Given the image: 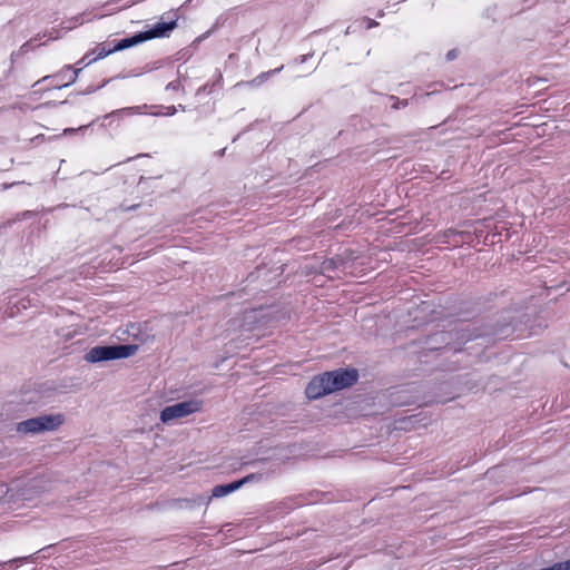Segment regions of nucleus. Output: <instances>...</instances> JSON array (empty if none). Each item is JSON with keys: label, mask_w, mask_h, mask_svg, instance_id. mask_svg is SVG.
<instances>
[{"label": "nucleus", "mask_w": 570, "mask_h": 570, "mask_svg": "<svg viewBox=\"0 0 570 570\" xmlns=\"http://www.w3.org/2000/svg\"><path fill=\"white\" fill-rule=\"evenodd\" d=\"M358 380V372L355 368H337L314 376L305 389L309 400H317L343 389L351 387Z\"/></svg>", "instance_id": "nucleus-1"}, {"label": "nucleus", "mask_w": 570, "mask_h": 570, "mask_svg": "<svg viewBox=\"0 0 570 570\" xmlns=\"http://www.w3.org/2000/svg\"><path fill=\"white\" fill-rule=\"evenodd\" d=\"M452 331L458 351H461L464 344L478 337L491 336L497 340H504L514 333L515 327L511 318L508 317L504 318L503 322H498L494 326H476L474 323H458L452 327Z\"/></svg>", "instance_id": "nucleus-2"}, {"label": "nucleus", "mask_w": 570, "mask_h": 570, "mask_svg": "<svg viewBox=\"0 0 570 570\" xmlns=\"http://www.w3.org/2000/svg\"><path fill=\"white\" fill-rule=\"evenodd\" d=\"M138 351L136 344L98 345L90 348L85 360L89 363H100L112 360L127 358Z\"/></svg>", "instance_id": "nucleus-3"}, {"label": "nucleus", "mask_w": 570, "mask_h": 570, "mask_svg": "<svg viewBox=\"0 0 570 570\" xmlns=\"http://www.w3.org/2000/svg\"><path fill=\"white\" fill-rule=\"evenodd\" d=\"M65 422L61 413L43 414L19 422L17 431L23 434H37L57 430Z\"/></svg>", "instance_id": "nucleus-4"}, {"label": "nucleus", "mask_w": 570, "mask_h": 570, "mask_svg": "<svg viewBox=\"0 0 570 570\" xmlns=\"http://www.w3.org/2000/svg\"><path fill=\"white\" fill-rule=\"evenodd\" d=\"M203 406V401L197 399H191L183 402H178L176 404L166 406L160 412V420L163 423H168L175 419L185 417L189 414H193L199 411Z\"/></svg>", "instance_id": "nucleus-5"}, {"label": "nucleus", "mask_w": 570, "mask_h": 570, "mask_svg": "<svg viewBox=\"0 0 570 570\" xmlns=\"http://www.w3.org/2000/svg\"><path fill=\"white\" fill-rule=\"evenodd\" d=\"M424 344L431 351L449 348L458 352L452 328L446 331H439L426 336Z\"/></svg>", "instance_id": "nucleus-6"}, {"label": "nucleus", "mask_w": 570, "mask_h": 570, "mask_svg": "<svg viewBox=\"0 0 570 570\" xmlns=\"http://www.w3.org/2000/svg\"><path fill=\"white\" fill-rule=\"evenodd\" d=\"M177 27V17L169 21H161L154 24L150 29L142 31L145 41L155 38L168 37L169 33Z\"/></svg>", "instance_id": "nucleus-7"}, {"label": "nucleus", "mask_w": 570, "mask_h": 570, "mask_svg": "<svg viewBox=\"0 0 570 570\" xmlns=\"http://www.w3.org/2000/svg\"><path fill=\"white\" fill-rule=\"evenodd\" d=\"M142 42H145V38L142 35V31H139V32L135 33L134 36H130V37H127V38H124V39H120L119 41H117V43L114 46V50L121 51V50L131 48V47L137 46Z\"/></svg>", "instance_id": "nucleus-8"}, {"label": "nucleus", "mask_w": 570, "mask_h": 570, "mask_svg": "<svg viewBox=\"0 0 570 570\" xmlns=\"http://www.w3.org/2000/svg\"><path fill=\"white\" fill-rule=\"evenodd\" d=\"M242 488V482L233 481L227 484H218L214 487L210 498H223Z\"/></svg>", "instance_id": "nucleus-9"}, {"label": "nucleus", "mask_w": 570, "mask_h": 570, "mask_svg": "<svg viewBox=\"0 0 570 570\" xmlns=\"http://www.w3.org/2000/svg\"><path fill=\"white\" fill-rule=\"evenodd\" d=\"M343 264L344 262L341 257H333L322 264V269L323 272L335 271L338 269Z\"/></svg>", "instance_id": "nucleus-10"}, {"label": "nucleus", "mask_w": 570, "mask_h": 570, "mask_svg": "<svg viewBox=\"0 0 570 570\" xmlns=\"http://www.w3.org/2000/svg\"><path fill=\"white\" fill-rule=\"evenodd\" d=\"M283 69V66H281L279 68H276V69H273V70H269V71H266V72H262L259 76H257L256 78H254L252 81L248 82V85H252V86H259L262 85L265 80H267L272 75L276 73V72H279L281 70Z\"/></svg>", "instance_id": "nucleus-11"}, {"label": "nucleus", "mask_w": 570, "mask_h": 570, "mask_svg": "<svg viewBox=\"0 0 570 570\" xmlns=\"http://www.w3.org/2000/svg\"><path fill=\"white\" fill-rule=\"evenodd\" d=\"M92 52L97 53V57L91 59L87 65L91 63L92 61H96L97 59H102V58L109 56L110 53L117 52V51L114 50V47L112 48H106V46L100 45Z\"/></svg>", "instance_id": "nucleus-12"}, {"label": "nucleus", "mask_w": 570, "mask_h": 570, "mask_svg": "<svg viewBox=\"0 0 570 570\" xmlns=\"http://www.w3.org/2000/svg\"><path fill=\"white\" fill-rule=\"evenodd\" d=\"M210 498H203V497H199L198 499H195V500H191V499H183V500H179L180 502H184L185 505L187 508H193L194 504H198V505H202V504H207L209 502Z\"/></svg>", "instance_id": "nucleus-13"}, {"label": "nucleus", "mask_w": 570, "mask_h": 570, "mask_svg": "<svg viewBox=\"0 0 570 570\" xmlns=\"http://www.w3.org/2000/svg\"><path fill=\"white\" fill-rule=\"evenodd\" d=\"M80 71H81V68L72 70V73L70 75L68 81L62 85H56L55 88L61 89V88H66V87L72 85L73 82H76Z\"/></svg>", "instance_id": "nucleus-14"}, {"label": "nucleus", "mask_w": 570, "mask_h": 570, "mask_svg": "<svg viewBox=\"0 0 570 570\" xmlns=\"http://www.w3.org/2000/svg\"><path fill=\"white\" fill-rule=\"evenodd\" d=\"M261 478H262L261 474L250 473V474H248V475H246V476H244V478H242L239 480H236V482H242V487H243L244 484L249 483V482H252L254 480H259Z\"/></svg>", "instance_id": "nucleus-15"}, {"label": "nucleus", "mask_w": 570, "mask_h": 570, "mask_svg": "<svg viewBox=\"0 0 570 570\" xmlns=\"http://www.w3.org/2000/svg\"><path fill=\"white\" fill-rule=\"evenodd\" d=\"M137 109H138V107L121 108V109H118V110L112 111L111 114L107 115L106 118H108L110 116H115V115H120V114L129 115V114H132L134 111H136Z\"/></svg>", "instance_id": "nucleus-16"}, {"label": "nucleus", "mask_w": 570, "mask_h": 570, "mask_svg": "<svg viewBox=\"0 0 570 570\" xmlns=\"http://www.w3.org/2000/svg\"><path fill=\"white\" fill-rule=\"evenodd\" d=\"M552 570H570V559L551 566Z\"/></svg>", "instance_id": "nucleus-17"}, {"label": "nucleus", "mask_w": 570, "mask_h": 570, "mask_svg": "<svg viewBox=\"0 0 570 570\" xmlns=\"http://www.w3.org/2000/svg\"><path fill=\"white\" fill-rule=\"evenodd\" d=\"M30 558H31V556H30V557H19V558H14V559H11V560H9V561L0 562V566L4 567V566H6V564H8V563H12V564H20V563H22V562H24V561L29 560Z\"/></svg>", "instance_id": "nucleus-18"}, {"label": "nucleus", "mask_w": 570, "mask_h": 570, "mask_svg": "<svg viewBox=\"0 0 570 570\" xmlns=\"http://www.w3.org/2000/svg\"><path fill=\"white\" fill-rule=\"evenodd\" d=\"M180 88V81L179 80H174L171 82H169L167 86H166V90H173V91H176Z\"/></svg>", "instance_id": "nucleus-19"}, {"label": "nucleus", "mask_w": 570, "mask_h": 570, "mask_svg": "<svg viewBox=\"0 0 570 570\" xmlns=\"http://www.w3.org/2000/svg\"><path fill=\"white\" fill-rule=\"evenodd\" d=\"M72 70V67L70 65L65 66V68L58 72L55 77L61 78L62 80L66 79V72Z\"/></svg>", "instance_id": "nucleus-20"}, {"label": "nucleus", "mask_w": 570, "mask_h": 570, "mask_svg": "<svg viewBox=\"0 0 570 570\" xmlns=\"http://www.w3.org/2000/svg\"><path fill=\"white\" fill-rule=\"evenodd\" d=\"M456 57H458L456 49H452V50L448 51V53H446V60H449V61L454 60Z\"/></svg>", "instance_id": "nucleus-21"}, {"label": "nucleus", "mask_w": 570, "mask_h": 570, "mask_svg": "<svg viewBox=\"0 0 570 570\" xmlns=\"http://www.w3.org/2000/svg\"><path fill=\"white\" fill-rule=\"evenodd\" d=\"M88 126H80L78 129H75V128H66L63 130V135H70V134H73L76 130H82L85 128H87Z\"/></svg>", "instance_id": "nucleus-22"}, {"label": "nucleus", "mask_w": 570, "mask_h": 570, "mask_svg": "<svg viewBox=\"0 0 570 570\" xmlns=\"http://www.w3.org/2000/svg\"><path fill=\"white\" fill-rule=\"evenodd\" d=\"M176 110H177V109H176V107H175V106H169V107H167V108H166V112H165V115H167V116H173V115L176 112Z\"/></svg>", "instance_id": "nucleus-23"}, {"label": "nucleus", "mask_w": 570, "mask_h": 570, "mask_svg": "<svg viewBox=\"0 0 570 570\" xmlns=\"http://www.w3.org/2000/svg\"><path fill=\"white\" fill-rule=\"evenodd\" d=\"M30 47H31V41H28L21 46L20 51L24 53L30 49Z\"/></svg>", "instance_id": "nucleus-24"}, {"label": "nucleus", "mask_w": 570, "mask_h": 570, "mask_svg": "<svg viewBox=\"0 0 570 570\" xmlns=\"http://www.w3.org/2000/svg\"><path fill=\"white\" fill-rule=\"evenodd\" d=\"M30 47H31V41H28L21 46L20 51L24 53L30 49Z\"/></svg>", "instance_id": "nucleus-25"}, {"label": "nucleus", "mask_w": 570, "mask_h": 570, "mask_svg": "<svg viewBox=\"0 0 570 570\" xmlns=\"http://www.w3.org/2000/svg\"><path fill=\"white\" fill-rule=\"evenodd\" d=\"M311 56H312V55H303V56H301V57H298V58H297V61H298L299 63H304V62L308 59V57H311Z\"/></svg>", "instance_id": "nucleus-26"}, {"label": "nucleus", "mask_w": 570, "mask_h": 570, "mask_svg": "<svg viewBox=\"0 0 570 570\" xmlns=\"http://www.w3.org/2000/svg\"><path fill=\"white\" fill-rule=\"evenodd\" d=\"M51 76H46L43 77L41 80H38L33 86H37L38 83H40L41 81H46L50 78Z\"/></svg>", "instance_id": "nucleus-27"}, {"label": "nucleus", "mask_w": 570, "mask_h": 570, "mask_svg": "<svg viewBox=\"0 0 570 570\" xmlns=\"http://www.w3.org/2000/svg\"><path fill=\"white\" fill-rule=\"evenodd\" d=\"M397 104H399V106H406L407 105V100H402V101H399Z\"/></svg>", "instance_id": "nucleus-28"}, {"label": "nucleus", "mask_w": 570, "mask_h": 570, "mask_svg": "<svg viewBox=\"0 0 570 570\" xmlns=\"http://www.w3.org/2000/svg\"><path fill=\"white\" fill-rule=\"evenodd\" d=\"M87 56L83 57L80 61L77 62V65H83L85 60H86Z\"/></svg>", "instance_id": "nucleus-29"}, {"label": "nucleus", "mask_w": 570, "mask_h": 570, "mask_svg": "<svg viewBox=\"0 0 570 570\" xmlns=\"http://www.w3.org/2000/svg\"><path fill=\"white\" fill-rule=\"evenodd\" d=\"M225 150H226V148H223L222 150H219L218 156H223L225 154Z\"/></svg>", "instance_id": "nucleus-30"}, {"label": "nucleus", "mask_w": 570, "mask_h": 570, "mask_svg": "<svg viewBox=\"0 0 570 570\" xmlns=\"http://www.w3.org/2000/svg\"><path fill=\"white\" fill-rule=\"evenodd\" d=\"M540 570H552V568L548 567V568H543V569H540Z\"/></svg>", "instance_id": "nucleus-31"}]
</instances>
